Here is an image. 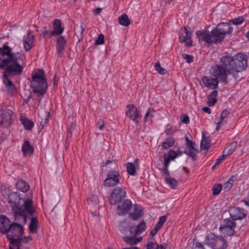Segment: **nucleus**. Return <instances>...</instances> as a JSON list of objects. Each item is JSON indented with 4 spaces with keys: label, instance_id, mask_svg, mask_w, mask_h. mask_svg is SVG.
Here are the masks:
<instances>
[{
    "label": "nucleus",
    "instance_id": "f257e3e1",
    "mask_svg": "<svg viewBox=\"0 0 249 249\" xmlns=\"http://www.w3.org/2000/svg\"><path fill=\"white\" fill-rule=\"evenodd\" d=\"M8 200L9 203L11 204L15 221V222L11 224L6 232L11 241L16 240L14 237H19L22 235L24 229L20 223L26 224L28 218V214L32 216L36 210L31 198L22 199L17 193H10Z\"/></svg>",
    "mask_w": 249,
    "mask_h": 249
},
{
    "label": "nucleus",
    "instance_id": "f03ea898",
    "mask_svg": "<svg viewBox=\"0 0 249 249\" xmlns=\"http://www.w3.org/2000/svg\"><path fill=\"white\" fill-rule=\"evenodd\" d=\"M248 67L247 56L238 53L233 56L225 54L220 58V64L215 65L210 70L212 76H215L225 84L228 83V76L232 74L235 79L238 72L245 71Z\"/></svg>",
    "mask_w": 249,
    "mask_h": 249
},
{
    "label": "nucleus",
    "instance_id": "7ed1b4c3",
    "mask_svg": "<svg viewBox=\"0 0 249 249\" xmlns=\"http://www.w3.org/2000/svg\"><path fill=\"white\" fill-rule=\"evenodd\" d=\"M20 59V54L18 56H14L10 59L0 60V68L2 69L6 67L3 74L12 77L20 75L23 71V67L19 63Z\"/></svg>",
    "mask_w": 249,
    "mask_h": 249
},
{
    "label": "nucleus",
    "instance_id": "20e7f679",
    "mask_svg": "<svg viewBox=\"0 0 249 249\" xmlns=\"http://www.w3.org/2000/svg\"><path fill=\"white\" fill-rule=\"evenodd\" d=\"M45 73L43 70H39L32 75L30 87L34 93L37 94L38 97L43 96L48 88L45 77Z\"/></svg>",
    "mask_w": 249,
    "mask_h": 249
},
{
    "label": "nucleus",
    "instance_id": "39448f33",
    "mask_svg": "<svg viewBox=\"0 0 249 249\" xmlns=\"http://www.w3.org/2000/svg\"><path fill=\"white\" fill-rule=\"evenodd\" d=\"M233 29L229 23L223 22L217 25L216 27L212 31L213 43L221 42L225 38L226 34H230Z\"/></svg>",
    "mask_w": 249,
    "mask_h": 249
},
{
    "label": "nucleus",
    "instance_id": "423d86ee",
    "mask_svg": "<svg viewBox=\"0 0 249 249\" xmlns=\"http://www.w3.org/2000/svg\"><path fill=\"white\" fill-rule=\"evenodd\" d=\"M205 242L212 249H226L228 246L227 242L222 236H216L213 232L207 234Z\"/></svg>",
    "mask_w": 249,
    "mask_h": 249
},
{
    "label": "nucleus",
    "instance_id": "0eeeda50",
    "mask_svg": "<svg viewBox=\"0 0 249 249\" xmlns=\"http://www.w3.org/2000/svg\"><path fill=\"white\" fill-rule=\"evenodd\" d=\"M236 226V224L235 221L228 218L224 219L223 224L221 225L219 230L224 236H231L234 234V228Z\"/></svg>",
    "mask_w": 249,
    "mask_h": 249
},
{
    "label": "nucleus",
    "instance_id": "6e6552de",
    "mask_svg": "<svg viewBox=\"0 0 249 249\" xmlns=\"http://www.w3.org/2000/svg\"><path fill=\"white\" fill-rule=\"evenodd\" d=\"M125 197V191L122 188L116 187L113 190L109 200L111 204L116 205L119 204Z\"/></svg>",
    "mask_w": 249,
    "mask_h": 249
},
{
    "label": "nucleus",
    "instance_id": "1a4fd4ad",
    "mask_svg": "<svg viewBox=\"0 0 249 249\" xmlns=\"http://www.w3.org/2000/svg\"><path fill=\"white\" fill-rule=\"evenodd\" d=\"M121 176L119 172L116 170L108 173L107 178L104 181L105 185L107 187H113L119 183Z\"/></svg>",
    "mask_w": 249,
    "mask_h": 249
},
{
    "label": "nucleus",
    "instance_id": "9d476101",
    "mask_svg": "<svg viewBox=\"0 0 249 249\" xmlns=\"http://www.w3.org/2000/svg\"><path fill=\"white\" fill-rule=\"evenodd\" d=\"M231 217L233 221L245 218L248 212L244 209L239 207H231L229 210Z\"/></svg>",
    "mask_w": 249,
    "mask_h": 249
},
{
    "label": "nucleus",
    "instance_id": "9b49d317",
    "mask_svg": "<svg viewBox=\"0 0 249 249\" xmlns=\"http://www.w3.org/2000/svg\"><path fill=\"white\" fill-rule=\"evenodd\" d=\"M213 77L204 76L202 78V81L205 87L210 89H214L217 88L220 79L215 76Z\"/></svg>",
    "mask_w": 249,
    "mask_h": 249
},
{
    "label": "nucleus",
    "instance_id": "f8f14e48",
    "mask_svg": "<svg viewBox=\"0 0 249 249\" xmlns=\"http://www.w3.org/2000/svg\"><path fill=\"white\" fill-rule=\"evenodd\" d=\"M127 107L128 109L126 112V115L137 124L141 118L139 110L133 104L128 105Z\"/></svg>",
    "mask_w": 249,
    "mask_h": 249
},
{
    "label": "nucleus",
    "instance_id": "ddd939ff",
    "mask_svg": "<svg viewBox=\"0 0 249 249\" xmlns=\"http://www.w3.org/2000/svg\"><path fill=\"white\" fill-rule=\"evenodd\" d=\"M132 204L129 199H125L119 204L117 207V213L119 215H123L128 213L131 209Z\"/></svg>",
    "mask_w": 249,
    "mask_h": 249
},
{
    "label": "nucleus",
    "instance_id": "4468645a",
    "mask_svg": "<svg viewBox=\"0 0 249 249\" xmlns=\"http://www.w3.org/2000/svg\"><path fill=\"white\" fill-rule=\"evenodd\" d=\"M196 35L199 41H205L209 44L213 43L212 32L206 31H197Z\"/></svg>",
    "mask_w": 249,
    "mask_h": 249
},
{
    "label": "nucleus",
    "instance_id": "2eb2a0df",
    "mask_svg": "<svg viewBox=\"0 0 249 249\" xmlns=\"http://www.w3.org/2000/svg\"><path fill=\"white\" fill-rule=\"evenodd\" d=\"M9 75L3 74L2 81L7 89L8 93L9 94H13L16 92V87L13 83L9 79Z\"/></svg>",
    "mask_w": 249,
    "mask_h": 249
},
{
    "label": "nucleus",
    "instance_id": "dca6fc26",
    "mask_svg": "<svg viewBox=\"0 0 249 249\" xmlns=\"http://www.w3.org/2000/svg\"><path fill=\"white\" fill-rule=\"evenodd\" d=\"M182 32H184L185 36L180 32L179 36L180 41L184 42L185 45L188 47L191 46L192 45L191 40L192 32L188 30L186 27L185 28L184 31H182Z\"/></svg>",
    "mask_w": 249,
    "mask_h": 249
},
{
    "label": "nucleus",
    "instance_id": "f3484780",
    "mask_svg": "<svg viewBox=\"0 0 249 249\" xmlns=\"http://www.w3.org/2000/svg\"><path fill=\"white\" fill-rule=\"evenodd\" d=\"M20 53H11V49L10 47L7 45H3L2 48H0V55L3 58V59H10L13 56H18Z\"/></svg>",
    "mask_w": 249,
    "mask_h": 249
},
{
    "label": "nucleus",
    "instance_id": "a211bd4d",
    "mask_svg": "<svg viewBox=\"0 0 249 249\" xmlns=\"http://www.w3.org/2000/svg\"><path fill=\"white\" fill-rule=\"evenodd\" d=\"M10 220L5 215H0V232L6 233L11 225Z\"/></svg>",
    "mask_w": 249,
    "mask_h": 249
},
{
    "label": "nucleus",
    "instance_id": "6ab92c4d",
    "mask_svg": "<svg viewBox=\"0 0 249 249\" xmlns=\"http://www.w3.org/2000/svg\"><path fill=\"white\" fill-rule=\"evenodd\" d=\"M35 36L28 32L27 35L23 36V42L25 50L27 51L33 47Z\"/></svg>",
    "mask_w": 249,
    "mask_h": 249
},
{
    "label": "nucleus",
    "instance_id": "aec40b11",
    "mask_svg": "<svg viewBox=\"0 0 249 249\" xmlns=\"http://www.w3.org/2000/svg\"><path fill=\"white\" fill-rule=\"evenodd\" d=\"M12 111L9 109H0V115L2 124H9L11 120Z\"/></svg>",
    "mask_w": 249,
    "mask_h": 249
},
{
    "label": "nucleus",
    "instance_id": "412c9836",
    "mask_svg": "<svg viewBox=\"0 0 249 249\" xmlns=\"http://www.w3.org/2000/svg\"><path fill=\"white\" fill-rule=\"evenodd\" d=\"M137 235H133V233H129L123 237L124 241L128 245H134L141 241L142 237L137 238Z\"/></svg>",
    "mask_w": 249,
    "mask_h": 249
},
{
    "label": "nucleus",
    "instance_id": "4be33fe9",
    "mask_svg": "<svg viewBox=\"0 0 249 249\" xmlns=\"http://www.w3.org/2000/svg\"><path fill=\"white\" fill-rule=\"evenodd\" d=\"M146 228L145 222L142 221L136 226H132L129 228V233H133V235L141 234Z\"/></svg>",
    "mask_w": 249,
    "mask_h": 249
},
{
    "label": "nucleus",
    "instance_id": "5701e85b",
    "mask_svg": "<svg viewBox=\"0 0 249 249\" xmlns=\"http://www.w3.org/2000/svg\"><path fill=\"white\" fill-rule=\"evenodd\" d=\"M53 30L52 31V34L54 36L61 35L64 31V28L61 26V21L59 19H55L53 22Z\"/></svg>",
    "mask_w": 249,
    "mask_h": 249
},
{
    "label": "nucleus",
    "instance_id": "b1692460",
    "mask_svg": "<svg viewBox=\"0 0 249 249\" xmlns=\"http://www.w3.org/2000/svg\"><path fill=\"white\" fill-rule=\"evenodd\" d=\"M34 148L28 141H25L22 146V152L25 156H31L34 153Z\"/></svg>",
    "mask_w": 249,
    "mask_h": 249
},
{
    "label": "nucleus",
    "instance_id": "393cba45",
    "mask_svg": "<svg viewBox=\"0 0 249 249\" xmlns=\"http://www.w3.org/2000/svg\"><path fill=\"white\" fill-rule=\"evenodd\" d=\"M131 227L130 222L127 220L122 221L119 224V229L124 235L129 233V228Z\"/></svg>",
    "mask_w": 249,
    "mask_h": 249
},
{
    "label": "nucleus",
    "instance_id": "a878e982",
    "mask_svg": "<svg viewBox=\"0 0 249 249\" xmlns=\"http://www.w3.org/2000/svg\"><path fill=\"white\" fill-rule=\"evenodd\" d=\"M67 41L63 36H60L57 38V53L61 54L64 52L65 46Z\"/></svg>",
    "mask_w": 249,
    "mask_h": 249
},
{
    "label": "nucleus",
    "instance_id": "bb28decb",
    "mask_svg": "<svg viewBox=\"0 0 249 249\" xmlns=\"http://www.w3.org/2000/svg\"><path fill=\"white\" fill-rule=\"evenodd\" d=\"M38 228V221L36 217H31V221L29 225V230L30 232L36 233L37 232Z\"/></svg>",
    "mask_w": 249,
    "mask_h": 249
},
{
    "label": "nucleus",
    "instance_id": "cd10ccee",
    "mask_svg": "<svg viewBox=\"0 0 249 249\" xmlns=\"http://www.w3.org/2000/svg\"><path fill=\"white\" fill-rule=\"evenodd\" d=\"M142 210L140 206L134 205V210L133 213H130L129 216L133 220L139 219L142 216Z\"/></svg>",
    "mask_w": 249,
    "mask_h": 249
},
{
    "label": "nucleus",
    "instance_id": "c85d7f7f",
    "mask_svg": "<svg viewBox=\"0 0 249 249\" xmlns=\"http://www.w3.org/2000/svg\"><path fill=\"white\" fill-rule=\"evenodd\" d=\"M17 188L23 192H26L29 189V186L23 180H18L16 184Z\"/></svg>",
    "mask_w": 249,
    "mask_h": 249
},
{
    "label": "nucleus",
    "instance_id": "c756f323",
    "mask_svg": "<svg viewBox=\"0 0 249 249\" xmlns=\"http://www.w3.org/2000/svg\"><path fill=\"white\" fill-rule=\"evenodd\" d=\"M237 146V142H234L231 143L229 146H228L223 151V153L227 157L232 154L236 149Z\"/></svg>",
    "mask_w": 249,
    "mask_h": 249
},
{
    "label": "nucleus",
    "instance_id": "7c9ffc66",
    "mask_svg": "<svg viewBox=\"0 0 249 249\" xmlns=\"http://www.w3.org/2000/svg\"><path fill=\"white\" fill-rule=\"evenodd\" d=\"M175 139L173 137H168L165 141L161 143V147L163 149H166L172 147L175 143Z\"/></svg>",
    "mask_w": 249,
    "mask_h": 249
},
{
    "label": "nucleus",
    "instance_id": "2f4dec72",
    "mask_svg": "<svg viewBox=\"0 0 249 249\" xmlns=\"http://www.w3.org/2000/svg\"><path fill=\"white\" fill-rule=\"evenodd\" d=\"M119 23L124 26H128L130 24V20L126 14H123L118 18Z\"/></svg>",
    "mask_w": 249,
    "mask_h": 249
},
{
    "label": "nucleus",
    "instance_id": "473e14b6",
    "mask_svg": "<svg viewBox=\"0 0 249 249\" xmlns=\"http://www.w3.org/2000/svg\"><path fill=\"white\" fill-rule=\"evenodd\" d=\"M86 28V25L84 22H81L80 25H77L75 28V32L81 37H82L84 34V31Z\"/></svg>",
    "mask_w": 249,
    "mask_h": 249
},
{
    "label": "nucleus",
    "instance_id": "72a5a7b5",
    "mask_svg": "<svg viewBox=\"0 0 249 249\" xmlns=\"http://www.w3.org/2000/svg\"><path fill=\"white\" fill-rule=\"evenodd\" d=\"M166 183L172 189H175L176 188L178 182L173 178L170 177H166L165 178Z\"/></svg>",
    "mask_w": 249,
    "mask_h": 249
},
{
    "label": "nucleus",
    "instance_id": "f704fd0d",
    "mask_svg": "<svg viewBox=\"0 0 249 249\" xmlns=\"http://www.w3.org/2000/svg\"><path fill=\"white\" fill-rule=\"evenodd\" d=\"M211 146V143L210 142L206 140L205 137V134H202V138L200 142V148L202 150H206L210 148Z\"/></svg>",
    "mask_w": 249,
    "mask_h": 249
},
{
    "label": "nucleus",
    "instance_id": "c9c22d12",
    "mask_svg": "<svg viewBox=\"0 0 249 249\" xmlns=\"http://www.w3.org/2000/svg\"><path fill=\"white\" fill-rule=\"evenodd\" d=\"M126 167L127 172L130 175L134 176L136 174V167L132 162L126 163Z\"/></svg>",
    "mask_w": 249,
    "mask_h": 249
},
{
    "label": "nucleus",
    "instance_id": "e433bc0d",
    "mask_svg": "<svg viewBox=\"0 0 249 249\" xmlns=\"http://www.w3.org/2000/svg\"><path fill=\"white\" fill-rule=\"evenodd\" d=\"M155 68L156 70L161 75H164L167 73V71L166 69L162 68L160 66V62H156L155 64Z\"/></svg>",
    "mask_w": 249,
    "mask_h": 249
},
{
    "label": "nucleus",
    "instance_id": "4c0bfd02",
    "mask_svg": "<svg viewBox=\"0 0 249 249\" xmlns=\"http://www.w3.org/2000/svg\"><path fill=\"white\" fill-rule=\"evenodd\" d=\"M22 123L24 127L28 130H31L34 126V123L32 121L24 119L22 120Z\"/></svg>",
    "mask_w": 249,
    "mask_h": 249
},
{
    "label": "nucleus",
    "instance_id": "58836bf2",
    "mask_svg": "<svg viewBox=\"0 0 249 249\" xmlns=\"http://www.w3.org/2000/svg\"><path fill=\"white\" fill-rule=\"evenodd\" d=\"M222 188V185L221 184H217L213 185L212 188L213 194L217 195L221 192Z\"/></svg>",
    "mask_w": 249,
    "mask_h": 249
},
{
    "label": "nucleus",
    "instance_id": "ea45409f",
    "mask_svg": "<svg viewBox=\"0 0 249 249\" xmlns=\"http://www.w3.org/2000/svg\"><path fill=\"white\" fill-rule=\"evenodd\" d=\"M244 17L242 16H241V17H239L237 18H235L234 19L231 20V22L233 24L237 25H240L241 23H242L244 21Z\"/></svg>",
    "mask_w": 249,
    "mask_h": 249
},
{
    "label": "nucleus",
    "instance_id": "a19ab883",
    "mask_svg": "<svg viewBox=\"0 0 249 249\" xmlns=\"http://www.w3.org/2000/svg\"><path fill=\"white\" fill-rule=\"evenodd\" d=\"M153 112H154V110L153 108L150 109V108H149L148 111L146 112L144 117L143 120L144 122H146L148 118L150 119L154 117V114L152 113Z\"/></svg>",
    "mask_w": 249,
    "mask_h": 249
},
{
    "label": "nucleus",
    "instance_id": "79ce46f5",
    "mask_svg": "<svg viewBox=\"0 0 249 249\" xmlns=\"http://www.w3.org/2000/svg\"><path fill=\"white\" fill-rule=\"evenodd\" d=\"M233 180L230 178L225 184L224 189L225 191H229L232 186V182Z\"/></svg>",
    "mask_w": 249,
    "mask_h": 249
},
{
    "label": "nucleus",
    "instance_id": "37998d69",
    "mask_svg": "<svg viewBox=\"0 0 249 249\" xmlns=\"http://www.w3.org/2000/svg\"><path fill=\"white\" fill-rule=\"evenodd\" d=\"M166 219H167V217L165 215L160 216L159 218L158 223L156 225V226H157L160 229L161 228L162 225L164 224V223L166 220Z\"/></svg>",
    "mask_w": 249,
    "mask_h": 249
},
{
    "label": "nucleus",
    "instance_id": "c03bdc74",
    "mask_svg": "<svg viewBox=\"0 0 249 249\" xmlns=\"http://www.w3.org/2000/svg\"><path fill=\"white\" fill-rule=\"evenodd\" d=\"M184 153L190 156L193 160H196V155L194 150L191 149L189 150H184Z\"/></svg>",
    "mask_w": 249,
    "mask_h": 249
},
{
    "label": "nucleus",
    "instance_id": "a18cd8bd",
    "mask_svg": "<svg viewBox=\"0 0 249 249\" xmlns=\"http://www.w3.org/2000/svg\"><path fill=\"white\" fill-rule=\"evenodd\" d=\"M105 40H104V36L102 34H100L98 36V37L97 39V40L95 41V44L96 45H102L104 43Z\"/></svg>",
    "mask_w": 249,
    "mask_h": 249
},
{
    "label": "nucleus",
    "instance_id": "49530a36",
    "mask_svg": "<svg viewBox=\"0 0 249 249\" xmlns=\"http://www.w3.org/2000/svg\"><path fill=\"white\" fill-rule=\"evenodd\" d=\"M230 114V112L228 110L225 109L223 110L220 115V120L221 121H223L224 119L228 117Z\"/></svg>",
    "mask_w": 249,
    "mask_h": 249
},
{
    "label": "nucleus",
    "instance_id": "de8ad7c7",
    "mask_svg": "<svg viewBox=\"0 0 249 249\" xmlns=\"http://www.w3.org/2000/svg\"><path fill=\"white\" fill-rule=\"evenodd\" d=\"M180 121L182 123L186 124H188L190 122L189 117L187 115H182L180 116Z\"/></svg>",
    "mask_w": 249,
    "mask_h": 249
},
{
    "label": "nucleus",
    "instance_id": "09e8293b",
    "mask_svg": "<svg viewBox=\"0 0 249 249\" xmlns=\"http://www.w3.org/2000/svg\"><path fill=\"white\" fill-rule=\"evenodd\" d=\"M104 125L105 123L104 121L101 119H99L96 124V126L98 127L100 130H103L104 129Z\"/></svg>",
    "mask_w": 249,
    "mask_h": 249
},
{
    "label": "nucleus",
    "instance_id": "8fccbe9b",
    "mask_svg": "<svg viewBox=\"0 0 249 249\" xmlns=\"http://www.w3.org/2000/svg\"><path fill=\"white\" fill-rule=\"evenodd\" d=\"M41 36L44 37H51V36H54L52 34V31H47L46 29L43 31Z\"/></svg>",
    "mask_w": 249,
    "mask_h": 249
},
{
    "label": "nucleus",
    "instance_id": "3c124183",
    "mask_svg": "<svg viewBox=\"0 0 249 249\" xmlns=\"http://www.w3.org/2000/svg\"><path fill=\"white\" fill-rule=\"evenodd\" d=\"M183 58L186 60V62L188 63L192 62L193 61V57L187 54H183Z\"/></svg>",
    "mask_w": 249,
    "mask_h": 249
},
{
    "label": "nucleus",
    "instance_id": "603ef678",
    "mask_svg": "<svg viewBox=\"0 0 249 249\" xmlns=\"http://www.w3.org/2000/svg\"><path fill=\"white\" fill-rule=\"evenodd\" d=\"M163 159H164V166L168 167L170 164V160H171L166 156V154L163 155Z\"/></svg>",
    "mask_w": 249,
    "mask_h": 249
},
{
    "label": "nucleus",
    "instance_id": "864d4df0",
    "mask_svg": "<svg viewBox=\"0 0 249 249\" xmlns=\"http://www.w3.org/2000/svg\"><path fill=\"white\" fill-rule=\"evenodd\" d=\"M208 101L207 103L209 105V106H213L215 105V104L216 103L217 100L216 99L214 98H209V97L208 96L207 98Z\"/></svg>",
    "mask_w": 249,
    "mask_h": 249
},
{
    "label": "nucleus",
    "instance_id": "5fc2aeb1",
    "mask_svg": "<svg viewBox=\"0 0 249 249\" xmlns=\"http://www.w3.org/2000/svg\"><path fill=\"white\" fill-rule=\"evenodd\" d=\"M171 160H174L176 157L177 155L176 154L175 151L170 150L169 151V155L168 156Z\"/></svg>",
    "mask_w": 249,
    "mask_h": 249
},
{
    "label": "nucleus",
    "instance_id": "6e6d98bb",
    "mask_svg": "<svg viewBox=\"0 0 249 249\" xmlns=\"http://www.w3.org/2000/svg\"><path fill=\"white\" fill-rule=\"evenodd\" d=\"M227 157L226 155L223 152L222 155L220 156L217 160L216 161V164H219L223 160L225 159V158Z\"/></svg>",
    "mask_w": 249,
    "mask_h": 249
},
{
    "label": "nucleus",
    "instance_id": "4d7b16f0",
    "mask_svg": "<svg viewBox=\"0 0 249 249\" xmlns=\"http://www.w3.org/2000/svg\"><path fill=\"white\" fill-rule=\"evenodd\" d=\"M160 170L166 176V177H170L168 167L163 166V167Z\"/></svg>",
    "mask_w": 249,
    "mask_h": 249
},
{
    "label": "nucleus",
    "instance_id": "13d9d810",
    "mask_svg": "<svg viewBox=\"0 0 249 249\" xmlns=\"http://www.w3.org/2000/svg\"><path fill=\"white\" fill-rule=\"evenodd\" d=\"M186 146L185 150H189L192 148H194V143L193 142L186 143Z\"/></svg>",
    "mask_w": 249,
    "mask_h": 249
},
{
    "label": "nucleus",
    "instance_id": "bf43d9fd",
    "mask_svg": "<svg viewBox=\"0 0 249 249\" xmlns=\"http://www.w3.org/2000/svg\"><path fill=\"white\" fill-rule=\"evenodd\" d=\"M156 243L150 242L147 245V249H156Z\"/></svg>",
    "mask_w": 249,
    "mask_h": 249
},
{
    "label": "nucleus",
    "instance_id": "052dcab7",
    "mask_svg": "<svg viewBox=\"0 0 249 249\" xmlns=\"http://www.w3.org/2000/svg\"><path fill=\"white\" fill-rule=\"evenodd\" d=\"M218 92L217 90H214L211 92L210 94L209 95L208 97H209V98H214L216 99V97L217 96Z\"/></svg>",
    "mask_w": 249,
    "mask_h": 249
},
{
    "label": "nucleus",
    "instance_id": "680f3d73",
    "mask_svg": "<svg viewBox=\"0 0 249 249\" xmlns=\"http://www.w3.org/2000/svg\"><path fill=\"white\" fill-rule=\"evenodd\" d=\"M160 229L159 228H158L157 226H155L154 228L150 231V234L151 235V236H154V235H155L156 234V233H157L158 231Z\"/></svg>",
    "mask_w": 249,
    "mask_h": 249
},
{
    "label": "nucleus",
    "instance_id": "e2e57ef3",
    "mask_svg": "<svg viewBox=\"0 0 249 249\" xmlns=\"http://www.w3.org/2000/svg\"><path fill=\"white\" fill-rule=\"evenodd\" d=\"M102 10V9L101 8H97L94 9L93 13L95 15H97L101 12Z\"/></svg>",
    "mask_w": 249,
    "mask_h": 249
},
{
    "label": "nucleus",
    "instance_id": "0e129e2a",
    "mask_svg": "<svg viewBox=\"0 0 249 249\" xmlns=\"http://www.w3.org/2000/svg\"><path fill=\"white\" fill-rule=\"evenodd\" d=\"M202 110L206 113H208V114L211 113V109L208 107H204L202 108Z\"/></svg>",
    "mask_w": 249,
    "mask_h": 249
},
{
    "label": "nucleus",
    "instance_id": "69168bd1",
    "mask_svg": "<svg viewBox=\"0 0 249 249\" xmlns=\"http://www.w3.org/2000/svg\"><path fill=\"white\" fill-rule=\"evenodd\" d=\"M222 122L223 121H221V120H220V121H219V122L216 123L217 125H216V129H215L216 131L219 130V129L221 127V124H222Z\"/></svg>",
    "mask_w": 249,
    "mask_h": 249
},
{
    "label": "nucleus",
    "instance_id": "338daca9",
    "mask_svg": "<svg viewBox=\"0 0 249 249\" xmlns=\"http://www.w3.org/2000/svg\"><path fill=\"white\" fill-rule=\"evenodd\" d=\"M156 249H166V248L163 245H159L157 243Z\"/></svg>",
    "mask_w": 249,
    "mask_h": 249
},
{
    "label": "nucleus",
    "instance_id": "774afa93",
    "mask_svg": "<svg viewBox=\"0 0 249 249\" xmlns=\"http://www.w3.org/2000/svg\"><path fill=\"white\" fill-rule=\"evenodd\" d=\"M196 247H197L198 248H201V249H204L203 245L201 243H199V242H197V243H196Z\"/></svg>",
    "mask_w": 249,
    "mask_h": 249
}]
</instances>
